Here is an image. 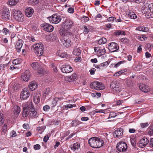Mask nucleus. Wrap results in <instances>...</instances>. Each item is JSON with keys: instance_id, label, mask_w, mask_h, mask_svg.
Wrapping results in <instances>:
<instances>
[{"instance_id": "15", "label": "nucleus", "mask_w": 153, "mask_h": 153, "mask_svg": "<svg viewBox=\"0 0 153 153\" xmlns=\"http://www.w3.org/2000/svg\"><path fill=\"white\" fill-rule=\"evenodd\" d=\"M30 108V107L27 105H25L24 106H23L22 116L23 117H25L29 116Z\"/></svg>"}, {"instance_id": "28", "label": "nucleus", "mask_w": 153, "mask_h": 153, "mask_svg": "<svg viewBox=\"0 0 153 153\" xmlns=\"http://www.w3.org/2000/svg\"><path fill=\"white\" fill-rule=\"evenodd\" d=\"M150 15L149 18H153V4H151L149 5Z\"/></svg>"}, {"instance_id": "19", "label": "nucleus", "mask_w": 153, "mask_h": 153, "mask_svg": "<svg viewBox=\"0 0 153 153\" xmlns=\"http://www.w3.org/2000/svg\"><path fill=\"white\" fill-rule=\"evenodd\" d=\"M34 10L30 7H28L25 10V13L26 16L28 17H31L33 14Z\"/></svg>"}, {"instance_id": "12", "label": "nucleus", "mask_w": 153, "mask_h": 153, "mask_svg": "<svg viewBox=\"0 0 153 153\" xmlns=\"http://www.w3.org/2000/svg\"><path fill=\"white\" fill-rule=\"evenodd\" d=\"M30 96V93L27 88H25L21 91L20 97L22 100H25Z\"/></svg>"}, {"instance_id": "45", "label": "nucleus", "mask_w": 153, "mask_h": 153, "mask_svg": "<svg viewBox=\"0 0 153 153\" xmlns=\"http://www.w3.org/2000/svg\"><path fill=\"white\" fill-rule=\"evenodd\" d=\"M79 124V121L78 120H74L71 123V125L73 126H76Z\"/></svg>"}, {"instance_id": "4", "label": "nucleus", "mask_w": 153, "mask_h": 153, "mask_svg": "<svg viewBox=\"0 0 153 153\" xmlns=\"http://www.w3.org/2000/svg\"><path fill=\"white\" fill-rule=\"evenodd\" d=\"M111 88L115 92H120L121 91V86L119 82L116 81L114 80L110 85Z\"/></svg>"}, {"instance_id": "7", "label": "nucleus", "mask_w": 153, "mask_h": 153, "mask_svg": "<svg viewBox=\"0 0 153 153\" xmlns=\"http://www.w3.org/2000/svg\"><path fill=\"white\" fill-rule=\"evenodd\" d=\"M10 12L8 8H4L0 18L3 21H6L10 20Z\"/></svg>"}, {"instance_id": "23", "label": "nucleus", "mask_w": 153, "mask_h": 153, "mask_svg": "<svg viewBox=\"0 0 153 153\" xmlns=\"http://www.w3.org/2000/svg\"><path fill=\"white\" fill-rule=\"evenodd\" d=\"M139 88L142 91L147 93L149 91V88L148 87H146L144 84L140 85L139 86Z\"/></svg>"}, {"instance_id": "27", "label": "nucleus", "mask_w": 153, "mask_h": 153, "mask_svg": "<svg viewBox=\"0 0 153 153\" xmlns=\"http://www.w3.org/2000/svg\"><path fill=\"white\" fill-rule=\"evenodd\" d=\"M137 30L140 31H143L144 32H148L149 31V29L147 27H139L137 28Z\"/></svg>"}, {"instance_id": "24", "label": "nucleus", "mask_w": 153, "mask_h": 153, "mask_svg": "<svg viewBox=\"0 0 153 153\" xmlns=\"http://www.w3.org/2000/svg\"><path fill=\"white\" fill-rule=\"evenodd\" d=\"M73 24V22L69 19H67L66 20L64 25V27L66 29L70 28L72 26Z\"/></svg>"}, {"instance_id": "3", "label": "nucleus", "mask_w": 153, "mask_h": 153, "mask_svg": "<svg viewBox=\"0 0 153 153\" xmlns=\"http://www.w3.org/2000/svg\"><path fill=\"white\" fill-rule=\"evenodd\" d=\"M44 49L43 44L41 43H36L32 46V50H33L35 53L39 56L43 54Z\"/></svg>"}, {"instance_id": "26", "label": "nucleus", "mask_w": 153, "mask_h": 153, "mask_svg": "<svg viewBox=\"0 0 153 153\" xmlns=\"http://www.w3.org/2000/svg\"><path fill=\"white\" fill-rule=\"evenodd\" d=\"M14 108V112L15 114L17 116L19 115L21 111V109L20 107L17 105H15Z\"/></svg>"}, {"instance_id": "58", "label": "nucleus", "mask_w": 153, "mask_h": 153, "mask_svg": "<svg viewBox=\"0 0 153 153\" xmlns=\"http://www.w3.org/2000/svg\"><path fill=\"white\" fill-rule=\"evenodd\" d=\"M34 148L35 150L39 149H40V146L39 144H37L34 145Z\"/></svg>"}, {"instance_id": "22", "label": "nucleus", "mask_w": 153, "mask_h": 153, "mask_svg": "<svg viewBox=\"0 0 153 153\" xmlns=\"http://www.w3.org/2000/svg\"><path fill=\"white\" fill-rule=\"evenodd\" d=\"M41 94L40 92H37L34 96L33 100L34 102L36 103H38L40 101V97Z\"/></svg>"}, {"instance_id": "63", "label": "nucleus", "mask_w": 153, "mask_h": 153, "mask_svg": "<svg viewBox=\"0 0 153 153\" xmlns=\"http://www.w3.org/2000/svg\"><path fill=\"white\" fill-rule=\"evenodd\" d=\"M49 138V137L48 135L45 136L43 138V141L45 142H46L48 140Z\"/></svg>"}, {"instance_id": "41", "label": "nucleus", "mask_w": 153, "mask_h": 153, "mask_svg": "<svg viewBox=\"0 0 153 153\" xmlns=\"http://www.w3.org/2000/svg\"><path fill=\"white\" fill-rule=\"evenodd\" d=\"M71 81H75L77 79L78 77L76 74H73L71 76H70Z\"/></svg>"}, {"instance_id": "9", "label": "nucleus", "mask_w": 153, "mask_h": 153, "mask_svg": "<svg viewBox=\"0 0 153 153\" xmlns=\"http://www.w3.org/2000/svg\"><path fill=\"white\" fill-rule=\"evenodd\" d=\"M49 20L52 23L57 24L59 22L61 19L60 16L58 14L53 15L49 18Z\"/></svg>"}, {"instance_id": "17", "label": "nucleus", "mask_w": 153, "mask_h": 153, "mask_svg": "<svg viewBox=\"0 0 153 153\" xmlns=\"http://www.w3.org/2000/svg\"><path fill=\"white\" fill-rule=\"evenodd\" d=\"M23 42L21 39H19L16 42L15 46V48L18 52H20L22 49L23 45Z\"/></svg>"}, {"instance_id": "39", "label": "nucleus", "mask_w": 153, "mask_h": 153, "mask_svg": "<svg viewBox=\"0 0 153 153\" xmlns=\"http://www.w3.org/2000/svg\"><path fill=\"white\" fill-rule=\"evenodd\" d=\"M45 126H42V127H38L37 128V130H38L40 134H42L45 128Z\"/></svg>"}, {"instance_id": "47", "label": "nucleus", "mask_w": 153, "mask_h": 153, "mask_svg": "<svg viewBox=\"0 0 153 153\" xmlns=\"http://www.w3.org/2000/svg\"><path fill=\"white\" fill-rule=\"evenodd\" d=\"M101 94L100 93L95 92L93 93L92 94V96L93 97H97V98L98 97H100L101 96Z\"/></svg>"}, {"instance_id": "53", "label": "nucleus", "mask_w": 153, "mask_h": 153, "mask_svg": "<svg viewBox=\"0 0 153 153\" xmlns=\"http://www.w3.org/2000/svg\"><path fill=\"white\" fill-rule=\"evenodd\" d=\"M125 62V61H120L118 62L115 65L114 67H117L119 65H120L121 64H123Z\"/></svg>"}, {"instance_id": "8", "label": "nucleus", "mask_w": 153, "mask_h": 153, "mask_svg": "<svg viewBox=\"0 0 153 153\" xmlns=\"http://www.w3.org/2000/svg\"><path fill=\"white\" fill-rule=\"evenodd\" d=\"M117 148L119 152H123L126 150L127 146L125 142H120L117 144Z\"/></svg>"}, {"instance_id": "14", "label": "nucleus", "mask_w": 153, "mask_h": 153, "mask_svg": "<svg viewBox=\"0 0 153 153\" xmlns=\"http://www.w3.org/2000/svg\"><path fill=\"white\" fill-rule=\"evenodd\" d=\"M41 26L42 27H43L45 30L47 32H51L53 30V27L48 24L46 23H43L42 24Z\"/></svg>"}, {"instance_id": "52", "label": "nucleus", "mask_w": 153, "mask_h": 153, "mask_svg": "<svg viewBox=\"0 0 153 153\" xmlns=\"http://www.w3.org/2000/svg\"><path fill=\"white\" fill-rule=\"evenodd\" d=\"M7 125L6 124H4L2 126V131L5 132L7 131Z\"/></svg>"}, {"instance_id": "36", "label": "nucleus", "mask_w": 153, "mask_h": 153, "mask_svg": "<svg viewBox=\"0 0 153 153\" xmlns=\"http://www.w3.org/2000/svg\"><path fill=\"white\" fill-rule=\"evenodd\" d=\"M114 33L116 35H119L121 34L124 35H126V33L125 31L120 30H117L114 32Z\"/></svg>"}, {"instance_id": "2", "label": "nucleus", "mask_w": 153, "mask_h": 153, "mask_svg": "<svg viewBox=\"0 0 153 153\" xmlns=\"http://www.w3.org/2000/svg\"><path fill=\"white\" fill-rule=\"evenodd\" d=\"M88 142L90 146L94 148L101 147L104 143L103 141L101 139L97 137H93L90 138Z\"/></svg>"}, {"instance_id": "5", "label": "nucleus", "mask_w": 153, "mask_h": 153, "mask_svg": "<svg viewBox=\"0 0 153 153\" xmlns=\"http://www.w3.org/2000/svg\"><path fill=\"white\" fill-rule=\"evenodd\" d=\"M13 16L15 19L19 22H22L24 20V16L19 10L14 11Z\"/></svg>"}, {"instance_id": "50", "label": "nucleus", "mask_w": 153, "mask_h": 153, "mask_svg": "<svg viewBox=\"0 0 153 153\" xmlns=\"http://www.w3.org/2000/svg\"><path fill=\"white\" fill-rule=\"evenodd\" d=\"M121 41L123 42L124 43L127 44L129 42V40L126 38H123L121 39Z\"/></svg>"}, {"instance_id": "33", "label": "nucleus", "mask_w": 153, "mask_h": 153, "mask_svg": "<svg viewBox=\"0 0 153 153\" xmlns=\"http://www.w3.org/2000/svg\"><path fill=\"white\" fill-rule=\"evenodd\" d=\"M73 53L76 56H79L81 53L80 50L78 48H75L74 49Z\"/></svg>"}, {"instance_id": "16", "label": "nucleus", "mask_w": 153, "mask_h": 153, "mask_svg": "<svg viewBox=\"0 0 153 153\" xmlns=\"http://www.w3.org/2000/svg\"><path fill=\"white\" fill-rule=\"evenodd\" d=\"M149 143L148 139L145 137L142 138L139 143V146L141 148L144 147Z\"/></svg>"}, {"instance_id": "42", "label": "nucleus", "mask_w": 153, "mask_h": 153, "mask_svg": "<svg viewBox=\"0 0 153 153\" xmlns=\"http://www.w3.org/2000/svg\"><path fill=\"white\" fill-rule=\"evenodd\" d=\"M149 131L148 133L150 135H152L153 134V126H150L148 128Z\"/></svg>"}, {"instance_id": "48", "label": "nucleus", "mask_w": 153, "mask_h": 153, "mask_svg": "<svg viewBox=\"0 0 153 153\" xmlns=\"http://www.w3.org/2000/svg\"><path fill=\"white\" fill-rule=\"evenodd\" d=\"M140 125L142 128H143L147 127L149 125V124L148 123H141Z\"/></svg>"}, {"instance_id": "29", "label": "nucleus", "mask_w": 153, "mask_h": 153, "mask_svg": "<svg viewBox=\"0 0 153 153\" xmlns=\"http://www.w3.org/2000/svg\"><path fill=\"white\" fill-rule=\"evenodd\" d=\"M142 9L143 10V12H144V13L148 14V16H149V14H150L149 5L147 7L146 6H143L142 7Z\"/></svg>"}, {"instance_id": "51", "label": "nucleus", "mask_w": 153, "mask_h": 153, "mask_svg": "<svg viewBox=\"0 0 153 153\" xmlns=\"http://www.w3.org/2000/svg\"><path fill=\"white\" fill-rule=\"evenodd\" d=\"M45 71L42 68H39L38 70V73L41 75L44 74Z\"/></svg>"}, {"instance_id": "30", "label": "nucleus", "mask_w": 153, "mask_h": 153, "mask_svg": "<svg viewBox=\"0 0 153 153\" xmlns=\"http://www.w3.org/2000/svg\"><path fill=\"white\" fill-rule=\"evenodd\" d=\"M19 0H9L8 3L11 6H14L18 2Z\"/></svg>"}, {"instance_id": "6", "label": "nucleus", "mask_w": 153, "mask_h": 153, "mask_svg": "<svg viewBox=\"0 0 153 153\" xmlns=\"http://www.w3.org/2000/svg\"><path fill=\"white\" fill-rule=\"evenodd\" d=\"M90 87L92 89L97 90H102L104 89L103 85L99 82H91L90 85Z\"/></svg>"}, {"instance_id": "61", "label": "nucleus", "mask_w": 153, "mask_h": 153, "mask_svg": "<svg viewBox=\"0 0 153 153\" xmlns=\"http://www.w3.org/2000/svg\"><path fill=\"white\" fill-rule=\"evenodd\" d=\"M68 11L70 13H73L74 11V10L72 7H70L68 9Z\"/></svg>"}, {"instance_id": "56", "label": "nucleus", "mask_w": 153, "mask_h": 153, "mask_svg": "<svg viewBox=\"0 0 153 153\" xmlns=\"http://www.w3.org/2000/svg\"><path fill=\"white\" fill-rule=\"evenodd\" d=\"M50 106L48 105L45 106L43 107V109L45 111H48L50 109Z\"/></svg>"}, {"instance_id": "11", "label": "nucleus", "mask_w": 153, "mask_h": 153, "mask_svg": "<svg viewBox=\"0 0 153 153\" xmlns=\"http://www.w3.org/2000/svg\"><path fill=\"white\" fill-rule=\"evenodd\" d=\"M31 76L30 71L29 70L25 71L22 75V78L23 80L25 82L29 81L31 78Z\"/></svg>"}, {"instance_id": "25", "label": "nucleus", "mask_w": 153, "mask_h": 153, "mask_svg": "<svg viewBox=\"0 0 153 153\" xmlns=\"http://www.w3.org/2000/svg\"><path fill=\"white\" fill-rule=\"evenodd\" d=\"M125 82L128 87H131L133 84V82L130 78H127L125 79Z\"/></svg>"}, {"instance_id": "38", "label": "nucleus", "mask_w": 153, "mask_h": 153, "mask_svg": "<svg viewBox=\"0 0 153 153\" xmlns=\"http://www.w3.org/2000/svg\"><path fill=\"white\" fill-rule=\"evenodd\" d=\"M21 86L20 84L17 83H15L14 84L13 88L14 90H17Z\"/></svg>"}, {"instance_id": "34", "label": "nucleus", "mask_w": 153, "mask_h": 153, "mask_svg": "<svg viewBox=\"0 0 153 153\" xmlns=\"http://www.w3.org/2000/svg\"><path fill=\"white\" fill-rule=\"evenodd\" d=\"M31 67L34 69H38L39 67V65L38 62H35L32 63L30 64Z\"/></svg>"}, {"instance_id": "1", "label": "nucleus", "mask_w": 153, "mask_h": 153, "mask_svg": "<svg viewBox=\"0 0 153 153\" xmlns=\"http://www.w3.org/2000/svg\"><path fill=\"white\" fill-rule=\"evenodd\" d=\"M59 33L63 38L61 40V45L66 47H68L70 44L71 41L69 39L71 36V33L68 30H65L64 29H60L59 30Z\"/></svg>"}, {"instance_id": "21", "label": "nucleus", "mask_w": 153, "mask_h": 153, "mask_svg": "<svg viewBox=\"0 0 153 153\" xmlns=\"http://www.w3.org/2000/svg\"><path fill=\"white\" fill-rule=\"evenodd\" d=\"M37 86V83L34 81L30 82L28 85L29 90L31 91H33L35 90Z\"/></svg>"}, {"instance_id": "60", "label": "nucleus", "mask_w": 153, "mask_h": 153, "mask_svg": "<svg viewBox=\"0 0 153 153\" xmlns=\"http://www.w3.org/2000/svg\"><path fill=\"white\" fill-rule=\"evenodd\" d=\"M131 142L133 146H134L135 145V140L133 138L131 139Z\"/></svg>"}, {"instance_id": "20", "label": "nucleus", "mask_w": 153, "mask_h": 153, "mask_svg": "<svg viewBox=\"0 0 153 153\" xmlns=\"http://www.w3.org/2000/svg\"><path fill=\"white\" fill-rule=\"evenodd\" d=\"M123 129L122 128H119L115 131L114 133V136L115 138L119 137L123 134Z\"/></svg>"}, {"instance_id": "40", "label": "nucleus", "mask_w": 153, "mask_h": 153, "mask_svg": "<svg viewBox=\"0 0 153 153\" xmlns=\"http://www.w3.org/2000/svg\"><path fill=\"white\" fill-rule=\"evenodd\" d=\"M146 47L150 51L151 50V48L153 47V45L151 44L148 43L146 44Z\"/></svg>"}, {"instance_id": "55", "label": "nucleus", "mask_w": 153, "mask_h": 153, "mask_svg": "<svg viewBox=\"0 0 153 153\" xmlns=\"http://www.w3.org/2000/svg\"><path fill=\"white\" fill-rule=\"evenodd\" d=\"M99 52L101 54L103 55L105 53L106 50L105 48H103L102 49L100 48Z\"/></svg>"}, {"instance_id": "59", "label": "nucleus", "mask_w": 153, "mask_h": 153, "mask_svg": "<svg viewBox=\"0 0 153 153\" xmlns=\"http://www.w3.org/2000/svg\"><path fill=\"white\" fill-rule=\"evenodd\" d=\"M96 69L94 68H93L91 69H90L89 70V72L90 74L91 75L94 74L95 73V72L96 71Z\"/></svg>"}, {"instance_id": "10", "label": "nucleus", "mask_w": 153, "mask_h": 153, "mask_svg": "<svg viewBox=\"0 0 153 153\" xmlns=\"http://www.w3.org/2000/svg\"><path fill=\"white\" fill-rule=\"evenodd\" d=\"M108 48L110 52H113L118 50L119 49V47L116 43L112 42L109 44Z\"/></svg>"}, {"instance_id": "62", "label": "nucleus", "mask_w": 153, "mask_h": 153, "mask_svg": "<svg viewBox=\"0 0 153 153\" xmlns=\"http://www.w3.org/2000/svg\"><path fill=\"white\" fill-rule=\"evenodd\" d=\"M2 31L3 33H4L5 35L7 34V33L9 32V30L5 28H4L3 29Z\"/></svg>"}, {"instance_id": "32", "label": "nucleus", "mask_w": 153, "mask_h": 153, "mask_svg": "<svg viewBox=\"0 0 153 153\" xmlns=\"http://www.w3.org/2000/svg\"><path fill=\"white\" fill-rule=\"evenodd\" d=\"M80 147V145L77 143H74L71 148L74 151L78 149Z\"/></svg>"}, {"instance_id": "64", "label": "nucleus", "mask_w": 153, "mask_h": 153, "mask_svg": "<svg viewBox=\"0 0 153 153\" xmlns=\"http://www.w3.org/2000/svg\"><path fill=\"white\" fill-rule=\"evenodd\" d=\"M149 144L150 146L153 147V138L150 139V141L149 142Z\"/></svg>"}, {"instance_id": "18", "label": "nucleus", "mask_w": 153, "mask_h": 153, "mask_svg": "<svg viewBox=\"0 0 153 153\" xmlns=\"http://www.w3.org/2000/svg\"><path fill=\"white\" fill-rule=\"evenodd\" d=\"M29 117L32 118H36L38 117L37 112L35 111L34 109L32 106H31V107H30Z\"/></svg>"}, {"instance_id": "46", "label": "nucleus", "mask_w": 153, "mask_h": 153, "mask_svg": "<svg viewBox=\"0 0 153 153\" xmlns=\"http://www.w3.org/2000/svg\"><path fill=\"white\" fill-rule=\"evenodd\" d=\"M117 115V114L113 112H111L110 113L108 118H114Z\"/></svg>"}, {"instance_id": "44", "label": "nucleus", "mask_w": 153, "mask_h": 153, "mask_svg": "<svg viewBox=\"0 0 153 153\" xmlns=\"http://www.w3.org/2000/svg\"><path fill=\"white\" fill-rule=\"evenodd\" d=\"M57 54L59 56H60L62 58H66L68 57V55L67 53H62L61 54H60L59 53H58Z\"/></svg>"}, {"instance_id": "13", "label": "nucleus", "mask_w": 153, "mask_h": 153, "mask_svg": "<svg viewBox=\"0 0 153 153\" xmlns=\"http://www.w3.org/2000/svg\"><path fill=\"white\" fill-rule=\"evenodd\" d=\"M61 70L63 73H68L71 72L73 69L72 68L68 65H63L61 67Z\"/></svg>"}, {"instance_id": "43", "label": "nucleus", "mask_w": 153, "mask_h": 153, "mask_svg": "<svg viewBox=\"0 0 153 153\" xmlns=\"http://www.w3.org/2000/svg\"><path fill=\"white\" fill-rule=\"evenodd\" d=\"M12 62L14 65H18L20 63L21 60L19 59H15Z\"/></svg>"}, {"instance_id": "54", "label": "nucleus", "mask_w": 153, "mask_h": 153, "mask_svg": "<svg viewBox=\"0 0 153 153\" xmlns=\"http://www.w3.org/2000/svg\"><path fill=\"white\" fill-rule=\"evenodd\" d=\"M50 90L49 88H46L44 91V94H45V96L46 95L48 94L50 92Z\"/></svg>"}, {"instance_id": "49", "label": "nucleus", "mask_w": 153, "mask_h": 153, "mask_svg": "<svg viewBox=\"0 0 153 153\" xmlns=\"http://www.w3.org/2000/svg\"><path fill=\"white\" fill-rule=\"evenodd\" d=\"M83 29H84V32L85 34L87 33L89 31V29L87 27L85 26L84 25L83 26Z\"/></svg>"}, {"instance_id": "37", "label": "nucleus", "mask_w": 153, "mask_h": 153, "mask_svg": "<svg viewBox=\"0 0 153 153\" xmlns=\"http://www.w3.org/2000/svg\"><path fill=\"white\" fill-rule=\"evenodd\" d=\"M108 65V62L107 61L105 62H104L101 63L100 64V69H103L105 67Z\"/></svg>"}, {"instance_id": "35", "label": "nucleus", "mask_w": 153, "mask_h": 153, "mask_svg": "<svg viewBox=\"0 0 153 153\" xmlns=\"http://www.w3.org/2000/svg\"><path fill=\"white\" fill-rule=\"evenodd\" d=\"M107 42V40L106 38H102L99 40L98 43L100 45H101L106 43Z\"/></svg>"}, {"instance_id": "57", "label": "nucleus", "mask_w": 153, "mask_h": 153, "mask_svg": "<svg viewBox=\"0 0 153 153\" xmlns=\"http://www.w3.org/2000/svg\"><path fill=\"white\" fill-rule=\"evenodd\" d=\"M74 106H75V105H71V104H68L65 106V107L66 108H71L73 107Z\"/></svg>"}, {"instance_id": "31", "label": "nucleus", "mask_w": 153, "mask_h": 153, "mask_svg": "<svg viewBox=\"0 0 153 153\" xmlns=\"http://www.w3.org/2000/svg\"><path fill=\"white\" fill-rule=\"evenodd\" d=\"M129 17L131 19H136L137 16L136 14L132 12H130L128 14Z\"/></svg>"}]
</instances>
